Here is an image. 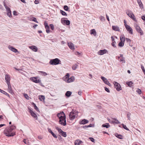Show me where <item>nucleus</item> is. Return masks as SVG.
<instances>
[{"mask_svg":"<svg viewBox=\"0 0 145 145\" xmlns=\"http://www.w3.org/2000/svg\"><path fill=\"white\" fill-rule=\"evenodd\" d=\"M16 128L14 125H11L8 128H5L4 131V133L7 137L13 136L15 135V133L12 131Z\"/></svg>","mask_w":145,"mask_h":145,"instance_id":"1","label":"nucleus"},{"mask_svg":"<svg viewBox=\"0 0 145 145\" xmlns=\"http://www.w3.org/2000/svg\"><path fill=\"white\" fill-rule=\"evenodd\" d=\"M61 61L59 59L56 58L51 59L49 62V63L52 65H57L59 64H61Z\"/></svg>","mask_w":145,"mask_h":145,"instance_id":"2","label":"nucleus"},{"mask_svg":"<svg viewBox=\"0 0 145 145\" xmlns=\"http://www.w3.org/2000/svg\"><path fill=\"white\" fill-rule=\"evenodd\" d=\"M65 116L59 118V123L62 125L65 126L66 125Z\"/></svg>","mask_w":145,"mask_h":145,"instance_id":"3","label":"nucleus"},{"mask_svg":"<svg viewBox=\"0 0 145 145\" xmlns=\"http://www.w3.org/2000/svg\"><path fill=\"white\" fill-rule=\"evenodd\" d=\"M76 115V112L75 111L72 110L69 114V118L70 120H72L74 119Z\"/></svg>","mask_w":145,"mask_h":145,"instance_id":"4","label":"nucleus"},{"mask_svg":"<svg viewBox=\"0 0 145 145\" xmlns=\"http://www.w3.org/2000/svg\"><path fill=\"white\" fill-rule=\"evenodd\" d=\"M135 27L138 33H139L141 35H143V32L142 31L141 29L140 28L139 26L138 25V24L135 23L134 24Z\"/></svg>","mask_w":145,"mask_h":145,"instance_id":"5","label":"nucleus"},{"mask_svg":"<svg viewBox=\"0 0 145 145\" xmlns=\"http://www.w3.org/2000/svg\"><path fill=\"white\" fill-rule=\"evenodd\" d=\"M114 87L117 90L119 91L121 90V87L119 84L116 82H114Z\"/></svg>","mask_w":145,"mask_h":145,"instance_id":"6","label":"nucleus"},{"mask_svg":"<svg viewBox=\"0 0 145 145\" xmlns=\"http://www.w3.org/2000/svg\"><path fill=\"white\" fill-rule=\"evenodd\" d=\"M125 26L127 31L129 33L131 34H132L133 32L132 28L129 25L127 24H125Z\"/></svg>","mask_w":145,"mask_h":145,"instance_id":"7","label":"nucleus"},{"mask_svg":"<svg viewBox=\"0 0 145 145\" xmlns=\"http://www.w3.org/2000/svg\"><path fill=\"white\" fill-rule=\"evenodd\" d=\"M10 76L8 74H6L5 75V80L7 84H10Z\"/></svg>","mask_w":145,"mask_h":145,"instance_id":"8","label":"nucleus"},{"mask_svg":"<svg viewBox=\"0 0 145 145\" xmlns=\"http://www.w3.org/2000/svg\"><path fill=\"white\" fill-rule=\"evenodd\" d=\"M120 56H118V59H119L120 61L123 63H125V60L124 58L123 57V55L122 54H120Z\"/></svg>","mask_w":145,"mask_h":145,"instance_id":"9","label":"nucleus"},{"mask_svg":"<svg viewBox=\"0 0 145 145\" xmlns=\"http://www.w3.org/2000/svg\"><path fill=\"white\" fill-rule=\"evenodd\" d=\"M44 25L45 28L46 29V31L47 33H49L50 32V27L48 25V23L46 21H45L44 23Z\"/></svg>","mask_w":145,"mask_h":145,"instance_id":"10","label":"nucleus"},{"mask_svg":"<svg viewBox=\"0 0 145 145\" xmlns=\"http://www.w3.org/2000/svg\"><path fill=\"white\" fill-rule=\"evenodd\" d=\"M8 48L10 50L15 53H16L18 52L17 49L14 48L13 46L11 45L8 46Z\"/></svg>","mask_w":145,"mask_h":145,"instance_id":"11","label":"nucleus"},{"mask_svg":"<svg viewBox=\"0 0 145 145\" xmlns=\"http://www.w3.org/2000/svg\"><path fill=\"white\" fill-rule=\"evenodd\" d=\"M107 52V50L106 49L103 50H100L98 52V54L99 55H103L106 54Z\"/></svg>","mask_w":145,"mask_h":145,"instance_id":"12","label":"nucleus"},{"mask_svg":"<svg viewBox=\"0 0 145 145\" xmlns=\"http://www.w3.org/2000/svg\"><path fill=\"white\" fill-rule=\"evenodd\" d=\"M28 109L29 110V112L31 114V115L34 118H35L36 116V115L35 113L30 108L28 107Z\"/></svg>","mask_w":145,"mask_h":145,"instance_id":"13","label":"nucleus"},{"mask_svg":"<svg viewBox=\"0 0 145 145\" xmlns=\"http://www.w3.org/2000/svg\"><path fill=\"white\" fill-rule=\"evenodd\" d=\"M7 85L8 86V91L11 94H14V92L12 90V88L10 84Z\"/></svg>","mask_w":145,"mask_h":145,"instance_id":"14","label":"nucleus"},{"mask_svg":"<svg viewBox=\"0 0 145 145\" xmlns=\"http://www.w3.org/2000/svg\"><path fill=\"white\" fill-rule=\"evenodd\" d=\"M75 79L74 77V76H72L70 78H68L67 81V83H70L73 82Z\"/></svg>","mask_w":145,"mask_h":145,"instance_id":"15","label":"nucleus"},{"mask_svg":"<svg viewBox=\"0 0 145 145\" xmlns=\"http://www.w3.org/2000/svg\"><path fill=\"white\" fill-rule=\"evenodd\" d=\"M68 46L69 48L73 50L74 49V44L71 42L68 43Z\"/></svg>","mask_w":145,"mask_h":145,"instance_id":"16","label":"nucleus"},{"mask_svg":"<svg viewBox=\"0 0 145 145\" xmlns=\"http://www.w3.org/2000/svg\"><path fill=\"white\" fill-rule=\"evenodd\" d=\"M57 116L59 119L65 116L63 112H62L60 113L57 114Z\"/></svg>","mask_w":145,"mask_h":145,"instance_id":"17","label":"nucleus"},{"mask_svg":"<svg viewBox=\"0 0 145 145\" xmlns=\"http://www.w3.org/2000/svg\"><path fill=\"white\" fill-rule=\"evenodd\" d=\"M61 20L62 23L65 24L67 25H69L70 24V22L69 20H63L62 19Z\"/></svg>","mask_w":145,"mask_h":145,"instance_id":"18","label":"nucleus"},{"mask_svg":"<svg viewBox=\"0 0 145 145\" xmlns=\"http://www.w3.org/2000/svg\"><path fill=\"white\" fill-rule=\"evenodd\" d=\"M88 122V121L87 120L84 119L80 121V123L82 124H84Z\"/></svg>","mask_w":145,"mask_h":145,"instance_id":"19","label":"nucleus"},{"mask_svg":"<svg viewBox=\"0 0 145 145\" xmlns=\"http://www.w3.org/2000/svg\"><path fill=\"white\" fill-rule=\"evenodd\" d=\"M137 1L140 8H143V5L141 0H137Z\"/></svg>","mask_w":145,"mask_h":145,"instance_id":"20","label":"nucleus"},{"mask_svg":"<svg viewBox=\"0 0 145 145\" xmlns=\"http://www.w3.org/2000/svg\"><path fill=\"white\" fill-rule=\"evenodd\" d=\"M112 28L113 30L116 31H119L120 30L119 27L117 26H113Z\"/></svg>","mask_w":145,"mask_h":145,"instance_id":"21","label":"nucleus"},{"mask_svg":"<svg viewBox=\"0 0 145 145\" xmlns=\"http://www.w3.org/2000/svg\"><path fill=\"white\" fill-rule=\"evenodd\" d=\"M101 78L106 84H107L108 82V81L107 80V79L103 76H101Z\"/></svg>","mask_w":145,"mask_h":145,"instance_id":"22","label":"nucleus"},{"mask_svg":"<svg viewBox=\"0 0 145 145\" xmlns=\"http://www.w3.org/2000/svg\"><path fill=\"white\" fill-rule=\"evenodd\" d=\"M39 98L40 101H44L45 98L44 96L42 95H39Z\"/></svg>","mask_w":145,"mask_h":145,"instance_id":"23","label":"nucleus"},{"mask_svg":"<svg viewBox=\"0 0 145 145\" xmlns=\"http://www.w3.org/2000/svg\"><path fill=\"white\" fill-rule=\"evenodd\" d=\"M38 78V77H37V83H39V84L40 86H41L43 87H44V86L43 85V84L41 82V80H40V79H37Z\"/></svg>","mask_w":145,"mask_h":145,"instance_id":"24","label":"nucleus"},{"mask_svg":"<svg viewBox=\"0 0 145 145\" xmlns=\"http://www.w3.org/2000/svg\"><path fill=\"white\" fill-rule=\"evenodd\" d=\"M82 141L79 140H77L75 141L74 144L75 145H79Z\"/></svg>","mask_w":145,"mask_h":145,"instance_id":"25","label":"nucleus"},{"mask_svg":"<svg viewBox=\"0 0 145 145\" xmlns=\"http://www.w3.org/2000/svg\"><path fill=\"white\" fill-rule=\"evenodd\" d=\"M126 13L129 17L131 15H133V14H134L132 12L131 10H127V11L126 12Z\"/></svg>","mask_w":145,"mask_h":145,"instance_id":"26","label":"nucleus"},{"mask_svg":"<svg viewBox=\"0 0 145 145\" xmlns=\"http://www.w3.org/2000/svg\"><path fill=\"white\" fill-rule=\"evenodd\" d=\"M72 94V92L69 91H67L65 93V95L67 97H69Z\"/></svg>","mask_w":145,"mask_h":145,"instance_id":"27","label":"nucleus"},{"mask_svg":"<svg viewBox=\"0 0 145 145\" xmlns=\"http://www.w3.org/2000/svg\"><path fill=\"white\" fill-rule=\"evenodd\" d=\"M102 127H106L107 128L110 127V126L108 123H106L105 124H103L102 125Z\"/></svg>","mask_w":145,"mask_h":145,"instance_id":"28","label":"nucleus"},{"mask_svg":"<svg viewBox=\"0 0 145 145\" xmlns=\"http://www.w3.org/2000/svg\"><path fill=\"white\" fill-rule=\"evenodd\" d=\"M78 65L77 64H75L72 65V69L73 70H75L77 68Z\"/></svg>","mask_w":145,"mask_h":145,"instance_id":"29","label":"nucleus"},{"mask_svg":"<svg viewBox=\"0 0 145 145\" xmlns=\"http://www.w3.org/2000/svg\"><path fill=\"white\" fill-rule=\"evenodd\" d=\"M91 34H93L95 36L96 35V33L95 29H92L91 30Z\"/></svg>","mask_w":145,"mask_h":145,"instance_id":"30","label":"nucleus"},{"mask_svg":"<svg viewBox=\"0 0 145 145\" xmlns=\"http://www.w3.org/2000/svg\"><path fill=\"white\" fill-rule=\"evenodd\" d=\"M29 48L32 50L33 51L35 52H36V47L35 46H30Z\"/></svg>","mask_w":145,"mask_h":145,"instance_id":"31","label":"nucleus"},{"mask_svg":"<svg viewBox=\"0 0 145 145\" xmlns=\"http://www.w3.org/2000/svg\"><path fill=\"white\" fill-rule=\"evenodd\" d=\"M4 6L7 10V13L8 12H11L10 8L9 7L5 5H4Z\"/></svg>","mask_w":145,"mask_h":145,"instance_id":"32","label":"nucleus"},{"mask_svg":"<svg viewBox=\"0 0 145 145\" xmlns=\"http://www.w3.org/2000/svg\"><path fill=\"white\" fill-rule=\"evenodd\" d=\"M126 84L129 86L131 87L132 86V85L133 84V83L132 81H130L129 82H127Z\"/></svg>","mask_w":145,"mask_h":145,"instance_id":"33","label":"nucleus"},{"mask_svg":"<svg viewBox=\"0 0 145 145\" xmlns=\"http://www.w3.org/2000/svg\"><path fill=\"white\" fill-rule=\"evenodd\" d=\"M30 80L36 83V77H32L30 78Z\"/></svg>","mask_w":145,"mask_h":145,"instance_id":"34","label":"nucleus"},{"mask_svg":"<svg viewBox=\"0 0 145 145\" xmlns=\"http://www.w3.org/2000/svg\"><path fill=\"white\" fill-rule=\"evenodd\" d=\"M130 18H131L132 19H133V20H134L135 22H137V20L136 19L135 17L134 16V14H133V15H131L130 16H129Z\"/></svg>","mask_w":145,"mask_h":145,"instance_id":"35","label":"nucleus"},{"mask_svg":"<svg viewBox=\"0 0 145 145\" xmlns=\"http://www.w3.org/2000/svg\"><path fill=\"white\" fill-rule=\"evenodd\" d=\"M131 116V114L129 112H127V116L128 119L129 120H130L131 119L130 116Z\"/></svg>","mask_w":145,"mask_h":145,"instance_id":"36","label":"nucleus"},{"mask_svg":"<svg viewBox=\"0 0 145 145\" xmlns=\"http://www.w3.org/2000/svg\"><path fill=\"white\" fill-rule=\"evenodd\" d=\"M60 134L64 137H66L67 136V134L66 132L63 131V132H62V133H61Z\"/></svg>","mask_w":145,"mask_h":145,"instance_id":"37","label":"nucleus"},{"mask_svg":"<svg viewBox=\"0 0 145 145\" xmlns=\"http://www.w3.org/2000/svg\"><path fill=\"white\" fill-rule=\"evenodd\" d=\"M56 129L58 131V132L60 134L62 132H63V131L60 128H58L57 127H56Z\"/></svg>","mask_w":145,"mask_h":145,"instance_id":"38","label":"nucleus"},{"mask_svg":"<svg viewBox=\"0 0 145 145\" xmlns=\"http://www.w3.org/2000/svg\"><path fill=\"white\" fill-rule=\"evenodd\" d=\"M60 13L63 16H67V14L64 11L61 10L60 11Z\"/></svg>","mask_w":145,"mask_h":145,"instance_id":"39","label":"nucleus"},{"mask_svg":"<svg viewBox=\"0 0 145 145\" xmlns=\"http://www.w3.org/2000/svg\"><path fill=\"white\" fill-rule=\"evenodd\" d=\"M118 45L119 46L122 47L124 46V43L122 41H121L119 43Z\"/></svg>","mask_w":145,"mask_h":145,"instance_id":"40","label":"nucleus"},{"mask_svg":"<svg viewBox=\"0 0 145 145\" xmlns=\"http://www.w3.org/2000/svg\"><path fill=\"white\" fill-rule=\"evenodd\" d=\"M99 18L101 21H103L105 20V18L103 16H100Z\"/></svg>","mask_w":145,"mask_h":145,"instance_id":"41","label":"nucleus"},{"mask_svg":"<svg viewBox=\"0 0 145 145\" xmlns=\"http://www.w3.org/2000/svg\"><path fill=\"white\" fill-rule=\"evenodd\" d=\"M39 72H40L42 74V75L44 76H45L47 74L45 72H43V71H39Z\"/></svg>","mask_w":145,"mask_h":145,"instance_id":"42","label":"nucleus"},{"mask_svg":"<svg viewBox=\"0 0 145 145\" xmlns=\"http://www.w3.org/2000/svg\"><path fill=\"white\" fill-rule=\"evenodd\" d=\"M122 126H123V127L126 130H129V129L127 127H126V125H124V124H122Z\"/></svg>","mask_w":145,"mask_h":145,"instance_id":"43","label":"nucleus"},{"mask_svg":"<svg viewBox=\"0 0 145 145\" xmlns=\"http://www.w3.org/2000/svg\"><path fill=\"white\" fill-rule=\"evenodd\" d=\"M136 92L139 94H140L141 93V90L139 89H138Z\"/></svg>","mask_w":145,"mask_h":145,"instance_id":"44","label":"nucleus"},{"mask_svg":"<svg viewBox=\"0 0 145 145\" xmlns=\"http://www.w3.org/2000/svg\"><path fill=\"white\" fill-rule=\"evenodd\" d=\"M64 9L66 11H68L69 10V8L67 5H65L64 7Z\"/></svg>","mask_w":145,"mask_h":145,"instance_id":"45","label":"nucleus"},{"mask_svg":"<svg viewBox=\"0 0 145 145\" xmlns=\"http://www.w3.org/2000/svg\"><path fill=\"white\" fill-rule=\"evenodd\" d=\"M120 40L121 41L124 42L125 41V38L123 36L122 37H120Z\"/></svg>","mask_w":145,"mask_h":145,"instance_id":"46","label":"nucleus"},{"mask_svg":"<svg viewBox=\"0 0 145 145\" xmlns=\"http://www.w3.org/2000/svg\"><path fill=\"white\" fill-rule=\"evenodd\" d=\"M50 26L51 29H52V30H53L54 28V27L53 25L52 24H50Z\"/></svg>","mask_w":145,"mask_h":145,"instance_id":"47","label":"nucleus"},{"mask_svg":"<svg viewBox=\"0 0 145 145\" xmlns=\"http://www.w3.org/2000/svg\"><path fill=\"white\" fill-rule=\"evenodd\" d=\"M141 68L143 72L145 74V70L144 69V67L143 65H141Z\"/></svg>","mask_w":145,"mask_h":145,"instance_id":"48","label":"nucleus"},{"mask_svg":"<svg viewBox=\"0 0 145 145\" xmlns=\"http://www.w3.org/2000/svg\"><path fill=\"white\" fill-rule=\"evenodd\" d=\"M126 40L128 43H129V44L130 43L131 40L129 39L126 38Z\"/></svg>","mask_w":145,"mask_h":145,"instance_id":"49","label":"nucleus"},{"mask_svg":"<svg viewBox=\"0 0 145 145\" xmlns=\"http://www.w3.org/2000/svg\"><path fill=\"white\" fill-rule=\"evenodd\" d=\"M116 136L118 138L122 139V136L121 135H116Z\"/></svg>","mask_w":145,"mask_h":145,"instance_id":"50","label":"nucleus"},{"mask_svg":"<svg viewBox=\"0 0 145 145\" xmlns=\"http://www.w3.org/2000/svg\"><path fill=\"white\" fill-rule=\"evenodd\" d=\"M7 14L8 16L9 17H10L12 16V15L11 12H8L7 13Z\"/></svg>","mask_w":145,"mask_h":145,"instance_id":"51","label":"nucleus"},{"mask_svg":"<svg viewBox=\"0 0 145 145\" xmlns=\"http://www.w3.org/2000/svg\"><path fill=\"white\" fill-rule=\"evenodd\" d=\"M23 142L25 144H28V141L27 140H26L25 139H24L23 140Z\"/></svg>","mask_w":145,"mask_h":145,"instance_id":"52","label":"nucleus"},{"mask_svg":"<svg viewBox=\"0 0 145 145\" xmlns=\"http://www.w3.org/2000/svg\"><path fill=\"white\" fill-rule=\"evenodd\" d=\"M116 42H115V41H114V42H113L112 44V45L114 47H116Z\"/></svg>","mask_w":145,"mask_h":145,"instance_id":"53","label":"nucleus"},{"mask_svg":"<svg viewBox=\"0 0 145 145\" xmlns=\"http://www.w3.org/2000/svg\"><path fill=\"white\" fill-rule=\"evenodd\" d=\"M55 138H57V136L53 132L51 134Z\"/></svg>","mask_w":145,"mask_h":145,"instance_id":"54","label":"nucleus"},{"mask_svg":"<svg viewBox=\"0 0 145 145\" xmlns=\"http://www.w3.org/2000/svg\"><path fill=\"white\" fill-rule=\"evenodd\" d=\"M66 78H65V79H66V80H67V78H69V73H67V74L66 76Z\"/></svg>","mask_w":145,"mask_h":145,"instance_id":"55","label":"nucleus"},{"mask_svg":"<svg viewBox=\"0 0 145 145\" xmlns=\"http://www.w3.org/2000/svg\"><path fill=\"white\" fill-rule=\"evenodd\" d=\"M3 94L9 97H10L9 95L5 91L3 93Z\"/></svg>","mask_w":145,"mask_h":145,"instance_id":"56","label":"nucleus"},{"mask_svg":"<svg viewBox=\"0 0 145 145\" xmlns=\"http://www.w3.org/2000/svg\"><path fill=\"white\" fill-rule=\"evenodd\" d=\"M113 123H115L116 124H118L120 123V122L118 120L116 121H114L113 122Z\"/></svg>","mask_w":145,"mask_h":145,"instance_id":"57","label":"nucleus"},{"mask_svg":"<svg viewBox=\"0 0 145 145\" xmlns=\"http://www.w3.org/2000/svg\"><path fill=\"white\" fill-rule=\"evenodd\" d=\"M24 96L25 97L26 99H29V97H28V95L27 94H25Z\"/></svg>","mask_w":145,"mask_h":145,"instance_id":"58","label":"nucleus"},{"mask_svg":"<svg viewBox=\"0 0 145 145\" xmlns=\"http://www.w3.org/2000/svg\"><path fill=\"white\" fill-rule=\"evenodd\" d=\"M89 139L90 140L93 142H94L95 140L92 137H89Z\"/></svg>","mask_w":145,"mask_h":145,"instance_id":"59","label":"nucleus"},{"mask_svg":"<svg viewBox=\"0 0 145 145\" xmlns=\"http://www.w3.org/2000/svg\"><path fill=\"white\" fill-rule=\"evenodd\" d=\"M105 90L106 91H107L108 92V93L110 92V91L106 87H105Z\"/></svg>","mask_w":145,"mask_h":145,"instance_id":"60","label":"nucleus"},{"mask_svg":"<svg viewBox=\"0 0 145 145\" xmlns=\"http://www.w3.org/2000/svg\"><path fill=\"white\" fill-rule=\"evenodd\" d=\"M32 105H33V106L34 107L35 109L36 110V105L35 104L33 103H32Z\"/></svg>","mask_w":145,"mask_h":145,"instance_id":"61","label":"nucleus"},{"mask_svg":"<svg viewBox=\"0 0 145 145\" xmlns=\"http://www.w3.org/2000/svg\"><path fill=\"white\" fill-rule=\"evenodd\" d=\"M142 19L143 20L145 21V16H141Z\"/></svg>","mask_w":145,"mask_h":145,"instance_id":"62","label":"nucleus"},{"mask_svg":"<svg viewBox=\"0 0 145 145\" xmlns=\"http://www.w3.org/2000/svg\"><path fill=\"white\" fill-rule=\"evenodd\" d=\"M48 132L50 133L51 134H52V133H53V132L50 129H48Z\"/></svg>","mask_w":145,"mask_h":145,"instance_id":"63","label":"nucleus"},{"mask_svg":"<svg viewBox=\"0 0 145 145\" xmlns=\"http://www.w3.org/2000/svg\"><path fill=\"white\" fill-rule=\"evenodd\" d=\"M106 16L107 19V20H108V21H109L110 20H109L108 16L106 14Z\"/></svg>","mask_w":145,"mask_h":145,"instance_id":"64","label":"nucleus"}]
</instances>
